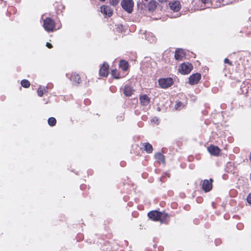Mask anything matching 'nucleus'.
<instances>
[{"instance_id":"nucleus-1","label":"nucleus","mask_w":251,"mask_h":251,"mask_svg":"<svg viewBox=\"0 0 251 251\" xmlns=\"http://www.w3.org/2000/svg\"><path fill=\"white\" fill-rule=\"evenodd\" d=\"M150 219L155 221H159L161 223H166L170 220V216L168 213L157 211L150 212L148 214Z\"/></svg>"},{"instance_id":"nucleus-2","label":"nucleus","mask_w":251,"mask_h":251,"mask_svg":"<svg viewBox=\"0 0 251 251\" xmlns=\"http://www.w3.org/2000/svg\"><path fill=\"white\" fill-rule=\"evenodd\" d=\"M43 26L46 31H53L55 28V22L50 18H46L44 21Z\"/></svg>"},{"instance_id":"nucleus-3","label":"nucleus","mask_w":251,"mask_h":251,"mask_svg":"<svg viewBox=\"0 0 251 251\" xmlns=\"http://www.w3.org/2000/svg\"><path fill=\"white\" fill-rule=\"evenodd\" d=\"M193 69V66L189 63H184L179 66L178 71L182 74L186 75L190 73Z\"/></svg>"},{"instance_id":"nucleus-4","label":"nucleus","mask_w":251,"mask_h":251,"mask_svg":"<svg viewBox=\"0 0 251 251\" xmlns=\"http://www.w3.org/2000/svg\"><path fill=\"white\" fill-rule=\"evenodd\" d=\"M133 4L132 0H123L121 2V5L123 9L129 13L132 12Z\"/></svg>"},{"instance_id":"nucleus-5","label":"nucleus","mask_w":251,"mask_h":251,"mask_svg":"<svg viewBox=\"0 0 251 251\" xmlns=\"http://www.w3.org/2000/svg\"><path fill=\"white\" fill-rule=\"evenodd\" d=\"M173 83L172 78H164L159 79V84L162 88H167L170 87Z\"/></svg>"},{"instance_id":"nucleus-6","label":"nucleus","mask_w":251,"mask_h":251,"mask_svg":"<svg viewBox=\"0 0 251 251\" xmlns=\"http://www.w3.org/2000/svg\"><path fill=\"white\" fill-rule=\"evenodd\" d=\"M212 182L213 180L212 179H210L209 180L205 179L203 181L202 187L205 192H209L212 189Z\"/></svg>"},{"instance_id":"nucleus-7","label":"nucleus","mask_w":251,"mask_h":251,"mask_svg":"<svg viewBox=\"0 0 251 251\" xmlns=\"http://www.w3.org/2000/svg\"><path fill=\"white\" fill-rule=\"evenodd\" d=\"M201 78V75L196 73L191 75L189 78V83L191 85L197 84Z\"/></svg>"},{"instance_id":"nucleus-8","label":"nucleus","mask_w":251,"mask_h":251,"mask_svg":"<svg viewBox=\"0 0 251 251\" xmlns=\"http://www.w3.org/2000/svg\"><path fill=\"white\" fill-rule=\"evenodd\" d=\"M109 73V65L106 63H104L100 69V75L106 77Z\"/></svg>"},{"instance_id":"nucleus-9","label":"nucleus","mask_w":251,"mask_h":251,"mask_svg":"<svg viewBox=\"0 0 251 251\" xmlns=\"http://www.w3.org/2000/svg\"><path fill=\"white\" fill-rule=\"evenodd\" d=\"M170 8L174 12H177L180 9V4L179 1H173L169 3Z\"/></svg>"},{"instance_id":"nucleus-10","label":"nucleus","mask_w":251,"mask_h":251,"mask_svg":"<svg viewBox=\"0 0 251 251\" xmlns=\"http://www.w3.org/2000/svg\"><path fill=\"white\" fill-rule=\"evenodd\" d=\"M185 56V53L181 49H177L176 50L175 57L177 60H181Z\"/></svg>"},{"instance_id":"nucleus-11","label":"nucleus","mask_w":251,"mask_h":251,"mask_svg":"<svg viewBox=\"0 0 251 251\" xmlns=\"http://www.w3.org/2000/svg\"><path fill=\"white\" fill-rule=\"evenodd\" d=\"M101 12L105 16L110 17L112 15V10L108 6H102L100 7Z\"/></svg>"},{"instance_id":"nucleus-12","label":"nucleus","mask_w":251,"mask_h":251,"mask_svg":"<svg viewBox=\"0 0 251 251\" xmlns=\"http://www.w3.org/2000/svg\"><path fill=\"white\" fill-rule=\"evenodd\" d=\"M208 151L211 154L217 155L220 152V149L217 147L214 146H210L208 148Z\"/></svg>"},{"instance_id":"nucleus-13","label":"nucleus","mask_w":251,"mask_h":251,"mask_svg":"<svg viewBox=\"0 0 251 251\" xmlns=\"http://www.w3.org/2000/svg\"><path fill=\"white\" fill-rule=\"evenodd\" d=\"M145 37L146 39L151 43L155 42L156 39L153 33L150 32L146 33Z\"/></svg>"},{"instance_id":"nucleus-14","label":"nucleus","mask_w":251,"mask_h":251,"mask_svg":"<svg viewBox=\"0 0 251 251\" xmlns=\"http://www.w3.org/2000/svg\"><path fill=\"white\" fill-rule=\"evenodd\" d=\"M140 100L143 105H147L150 102V98L146 95H143L140 96Z\"/></svg>"},{"instance_id":"nucleus-15","label":"nucleus","mask_w":251,"mask_h":251,"mask_svg":"<svg viewBox=\"0 0 251 251\" xmlns=\"http://www.w3.org/2000/svg\"><path fill=\"white\" fill-rule=\"evenodd\" d=\"M133 89L131 87L126 85L124 88V93L126 96L129 97L133 94Z\"/></svg>"},{"instance_id":"nucleus-16","label":"nucleus","mask_w":251,"mask_h":251,"mask_svg":"<svg viewBox=\"0 0 251 251\" xmlns=\"http://www.w3.org/2000/svg\"><path fill=\"white\" fill-rule=\"evenodd\" d=\"M71 80L75 84H79L81 81L79 75L75 73H74L72 75Z\"/></svg>"},{"instance_id":"nucleus-17","label":"nucleus","mask_w":251,"mask_h":251,"mask_svg":"<svg viewBox=\"0 0 251 251\" xmlns=\"http://www.w3.org/2000/svg\"><path fill=\"white\" fill-rule=\"evenodd\" d=\"M143 146H144V150L146 151L147 153H150L152 152L153 148L151 144L148 143H144Z\"/></svg>"},{"instance_id":"nucleus-18","label":"nucleus","mask_w":251,"mask_h":251,"mask_svg":"<svg viewBox=\"0 0 251 251\" xmlns=\"http://www.w3.org/2000/svg\"><path fill=\"white\" fill-rule=\"evenodd\" d=\"M154 157L159 162H162L163 163L165 162L164 156L160 152L156 153L154 155Z\"/></svg>"},{"instance_id":"nucleus-19","label":"nucleus","mask_w":251,"mask_h":251,"mask_svg":"<svg viewBox=\"0 0 251 251\" xmlns=\"http://www.w3.org/2000/svg\"><path fill=\"white\" fill-rule=\"evenodd\" d=\"M120 67L124 70L126 71L128 68V63L124 60H121L119 63Z\"/></svg>"},{"instance_id":"nucleus-20","label":"nucleus","mask_w":251,"mask_h":251,"mask_svg":"<svg viewBox=\"0 0 251 251\" xmlns=\"http://www.w3.org/2000/svg\"><path fill=\"white\" fill-rule=\"evenodd\" d=\"M157 3L155 0H151L149 3V9L150 10H154L156 7Z\"/></svg>"},{"instance_id":"nucleus-21","label":"nucleus","mask_w":251,"mask_h":251,"mask_svg":"<svg viewBox=\"0 0 251 251\" xmlns=\"http://www.w3.org/2000/svg\"><path fill=\"white\" fill-rule=\"evenodd\" d=\"M21 83L22 86L25 88H28L30 84L29 81L26 79L22 80Z\"/></svg>"},{"instance_id":"nucleus-22","label":"nucleus","mask_w":251,"mask_h":251,"mask_svg":"<svg viewBox=\"0 0 251 251\" xmlns=\"http://www.w3.org/2000/svg\"><path fill=\"white\" fill-rule=\"evenodd\" d=\"M48 122L50 126H54L56 123V120L54 118L50 117L48 119Z\"/></svg>"},{"instance_id":"nucleus-23","label":"nucleus","mask_w":251,"mask_h":251,"mask_svg":"<svg viewBox=\"0 0 251 251\" xmlns=\"http://www.w3.org/2000/svg\"><path fill=\"white\" fill-rule=\"evenodd\" d=\"M111 75H112L115 78H120L119 76V73L116 70H113L111 71Z\"/></svg>"},{"instance_id":"nucleus-24","label":"nucleus","mask_w":251,"mask_h":251,"mask_svg":"<svg viewBox=\"0 0 251 251\" xmlns=\"http://www.w3.org/2000/svg\"><path fill=\"white\" fill-rule=\"evenodd\" d=\"M184 105L181 102H178L175 105V108L177 110H180L183 107Z\"/></svg>"},{"instance_id":"nucleus-25","label":"nucleus","mask_w":251,"mask_h":251,"mask_svg":"<svg viewBox=\"0 0 251 251\" xmlns=\"http://www.w3.org/2000/svg\"><path fill=\"white\" fill-rule=\"evenodd\" d=\"M37 94L39 97H42L44 93H43V89L42 87L40 86L39 87V88L38 89V90H37Z\"/></svg>"},{"instance_id":"nucleus-26","label":"nucleus","mask_w":251,"mask_h":251,"mask_svg":"<svg viewBox=\"0 0 251 251\" xmlns=\"http://www.w3.org/2000/svg\"><path fill=\"white\" fill-rule=\"evenodd\" d=\"M119 2V0H109L110 3L113 5H116Z\"/></svg>"},{"instance_id":"nucleus-27","label":"nucleus","mask_w":251,"mask_h":251,"mask_svg":"<svg viewBox=\"0 0 251 251\" xmlns=\"http://www.w3.org/2000/svg\"><path fill=\"white\" fill-rule=\"evenodd\" d=\"M217 1L219 2L220 4L223 5H226L227 3L225 0H217Z\"/></svg>"},{"instance_id":"nucleus-28","label":"nucleus","mask_w":251,"mask_h":251,"mask_svg":"<svg viewBox=\"0 0 251 251\" xmlns=\"http://www.w3.org/2000/svg\"><path fill=\"white\" fill-rule=\"evenodd\" d=\"M247 201L249 203L251 204V193L248 196L247 198Z\"/></svg>"},{"instance_id":"nucleus-29","label":"nucleus","mask_w":251,"mask_h":251,"mask_svg":"<svg viewBox=\"0 0 251 251\" xmlns=\"http://www.w3.org/2000/svg\"><path fill=\"white\" fill-rule=\"evenodd\" d=\"M224 62L225 63H228L230 65H232V63L227 59V58H226L224 60Z\"/></svg>"},{"instance_id":"nucleus-30","label":"nucleus","mask_w":251,"mask_h":251,"mask_svg":"<svg viewBox=\"0 0 251 251\" xmlns=\"http://www.w3.org/2000/svg\"><path fill=\"white\" fill-rule=\"evenodd\" d=\"M46 46L50 49H51L52 48V45L51 44H50V43H47Z\"/></svg>"},{"instance_id":"nucleus-31","label":"nucleus","mask_w":251,"mask_h":251,"mask_svg":"<svg viewBox=\"0 0 251 251\" xmlns=\"http://www.w3.org/2000/svg\"><path fill=\"white\" fill-rule=\"evenodd\" d=\"M152 121L154 122L157 123V124H158V120L157 118L154 117L152 120Z\"/></svg>"},{"instance_id":"nucleus-32","label":"nucleus","mask_w":251,"mask_h":251,"mask_svg":"<svg viewBox=\"0 0 251 251\" xmlns=\"http://www.w3.org/2000/svg\"><path fill=\"white\" fill-rule=\"evenodd\" d=\"M42 88L43 89V93L47 92L48 87H43Z\"/></svg>"},{"instance_id":"nucleus-33","label":"nucleus","mask_w":251,"mask_h":251,"mask_svg":"<svg viewBox=\"0 0 251 251\" xmlns=\"http://www.w3.org/2000/svg\"><path fill=\"white\" fill-rule=\"evenodd\" d=\"M160 2H165L167 1V0H158Z\"/></svg>"},{"instance_id":"nucleus-34","label":"nucleus","mask_w":251,"mask_h":251,"mask_svg":"<svg viewBox=\"0 0 251 251\" xmlns=\"http://www.w3.org/2000/svg\"><path fill=\"white\" fill-rule=\"evenodd\" d=\"M250 161H251V153H250Z\"/></svg>"}]
</instances>
